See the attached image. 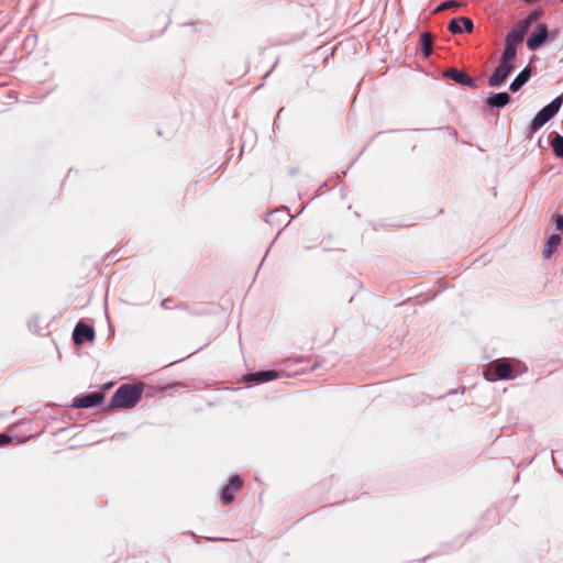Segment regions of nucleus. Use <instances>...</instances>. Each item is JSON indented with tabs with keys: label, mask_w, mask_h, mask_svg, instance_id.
<instances>
[{
	"label": "nucleus",
	"mask_w": 563,
	"mask_h": 563,
	"mask_svg": "<svg viewBox=\"0 0 563 563\" xmlns=\"http://www.w3.org/2000/svg\"><path fill=\"white\" fill-rule=\"evenodd\" d=\"M510 100V96L507 92H497L492 93L487 100L486 103L492 108H503L505 107Z\"/></svg>",
	"instance_id": "ddd939ff"
},
{
	"label": "nucleus",
	"mask_w": 563,
	"mask_h": 563,
	"mask_svg": "<svg viewBox=\"0 0 563 563\" xmlns=\"http://www.w3.org/2000/svg\"><path fill=\"white\" fill-rule=\"evenodd\" d=\"M143 388L139 385H121L111 398L112 408H133L142 397Z\"/></svg>",
	"instance_id": "f257e3e1"
},
{
	"label": "nucleus",
	"mask_w": 563,
	"mask_h": 563,
	"mask_svg": "<svg viewBox=\"0 0 563 563\" xmlns=\"http://www.w3.org/2000/svg\"><path fill=\"white\" fill-rule=\"evenodd\" d=\"M529 27L526 22L519 21L512 30L508 33L506 41L511 44H519L523 41Z\"/></svg>",
	"instance_id": "9b49d317"
},
{
	"label": "nucleus",
	"mask_w": 563,
	"mask_h": 563,
	"mask_svg": "<svg viewBox=\"0 0 563 563\" xmlns=\"http://www.w3.org/2000/svg\"><path fill=\"white\" fill-rule=\"evenodd\" d=\"M243 486L240 476H232L228 485L223 488L221 494V501L223 505H229L234 500L235 494L241 490Z\"/></svg>",
	"instance_id": "20e7f679"
},
{
	"label": "nucleus",
	"mask_w": 563,
	"mask_h": 563,
	"mask_svg": "<svg viewBox=\"0 0 563 563\" xmlns=\"http://www.w3.org/2000/svg\"><path fill=\"white\" fill-rule=\"evenodd\" d=\"M474 29L473 22L471 19L461 16L459 19H453L449 23V31L452 34H460L463 30L467 33H472Z\"/></svg>",
	"instance_id": "9d476101"
},
{
	"label": "nucleus",
	"mask_w": 563,
	"mask_h": 563,
	"mask_svg": "<svg viewBox=\"0 0 563 563\" xmlns=\"http://www.w3.org/2000/svg\"><path fill=\"white\" fill-rule=\"evenodd\" d=\"M73 339L76 344H82L85 341L92 342L95 339V330L84 322H78L74 329Z\"/></svg>",
	"instance_id": "423d86ee"
},
{
	"label": "nucleus",
	"mask_w": 563,
	"mask_h": 563,
	"mask_svg": "<svg viewBox=\"0 0 563 563\" xmlns=\"http://www.w3.org/2000/svg\"><path fill=\"white\" fill-rule=\"evenodd\" d=\"M562 96L556 97L551 103L541 109L533 118L530 129L531 132L540 130L549 120H551L562 106Z\"/></svg>",
	"instance_id": "7ed1b4c3"
},
{
	"label": "nucleus",
	"mask_w": 563,
	"mask_h": 563,
	"mask_svg": "<svg viewBox=\"0 0 563 563\" xmlns=\"http://www.w3.org/2000/svg\"><path fill=\"white\" fill-rule=\"evenodd\" d=\"M555 227L558 230H563V216H558L555 219Z\"/></svg>",
	"instance_id": "4be33fe9"
},
{
	"label": "nucleus",
	"mask_w": 563,
	"mask_h": 563,
	"mask_svg": "<svg viewBox=\"0 0 563 563\" xmlns=\"http://www.w3.org/2000/svg\"><path fill=\"white\" fill-rule=\"evenodd\" d=\"M484 376L490 382L515 377L512 365L507 358H498L490 362L484 372Z\"/></svg>",
	"instance_id": "f03ea898"
},
{
	"label": "nucleus",
	"mask_w": 563,
	"mask_h": 563,
	"mask_svg": "<svg viewBox=\"0 0 563 563\" xmlns=\"http://www.w3.org/2000/svg\"><path fill=\"white\" fill-rule=\"evenodd\" d=\"M561 242V238L558 234H552L545 242L543 247V257L549 258L554 253Z\"/></svg>",
	"instance_id": "4468645a"
},
{
	"label": "nucleus",
	"mask_w": 563,
	"mask_h": 563,
	"mask_svg": "<svg viewBox=\"0 0 563 563\" xmlns=\"http://www.w3.org/2000/svg\"><path fill=\"white\" fill-rule=\"evenodd\" d=\"M279 377V374L276 371H263L257 373H251L245 375V382H252L256 384L274 380Z\"/></svg>",
	"instance_id": "f8f14e48"
},
{
	"label": "nucleus",
	"mask_w": 563,
	"mask_h": 563,
	"mask_svg": "<svg viewBox=\"0 0 563 563\" xmlns=\"http://www.w3.org/2000/svg\"><path fill=\"white\" fill-rule=\"evenodd\" d=\"M562 2H563V0H562Z\"/></svg>",
	"instance_id": "5701e85b"
},
{
	"label": "nucleus",
	"mask_w": 563,
	"mask_h": 563,
	"mask_svg": "<svg viewBox=\"0 0 563 563\" xmlns=\"http://www.w3.org/2000/svg\"><path fill=\"white\" fill-rule=\"evenodd\" d=\"M444 77L451 78L457 84L467 86L470 88H476V84L466 73L457 70L455 68H449L443 73Z\"/></svg>",
	"instance_id": "6e6552de"
},
{
	"label": "nucleus",
	"mask_w": 563,
	"mask_h": 563,
	"mask_svg": "<svg viewBox=\"0 0 563 563\" xmlns=\"http://www.w3.org/2000/svg\"><path fill=\"white\" fill-rule=\"evenodd\" d=\"M420 45L424 57H429L433 48V37L430 33H422L420 35Z\"/></svg>",
	"instance_id": "dca6fc26"
},
{
	"label": "nucleus",
	"mask_w": 563,
	"mask_h": 563,
	"mask_svg": "<svg viewBox=\"0 0 563 563\" xmlns=\"http://www.w3.org/2000/svg\"><path fill=\"white\" fill-rule=\"evenodd\" d=\"M514 69V65L506 64L500 62L496 70L493 73V75L488 79V85L490 87H499L501 86L511 70Z\"/></svg>",
	"instance_id": "39448f33"
},
{
	"label": "nucleus",
	"mask_w": 563,
	"mask_h": 563,
	"mask_svg": "<svg viewBox=\"0 0 563 563\" xmlns=\"http://www.w3.org/2000/svg\"><path fill=\"white\" fill-rule=\"evenodd\" d=\"M461 4L454 0H449L443 3H441L435 12H441L446 9H453V8H460Z\"/></svg>",
	"instance_id": "6ab92c4d"
},
{
	"label": "nucleus",
	"mask_w": 563,
	"mask_h": 563,
	"mask_svg": "<svg viewBox=\"0 0 563 563\" xmlns=\"http://www.w3.org/2000/svg\"><path fill=\"white\" fill-rule=\"evenodd\" d=\"M515 58H516V45L506 41V47L503 53V57H501L500 62L514 65Z\"/></svg>",
	"instance_id": "f3484780"
},
{
	"label": "nucleus",
	"mask_w": 563,
	"mask_h": 563,
	"mask_svg": "<svg viewBox=\"0 0 563 563\" xmlns=\"http://www.w3.org/2000/svg\"><path fill=\"white\" fill-rule=\"evenodd\" d=\"M548 37V27L544 23H540L537 26L536 32L527 41V46L530 51L538 49Z\"/></svg>",
	"instance_id": "0eeeda50"
},
{
	"label": "nucleus",
	"mask_w": 563,
	"mask_h": 563,
	"mask_svg": "<svg viewBox=\"0 0 563 563\" xmlns=\"http://www.w3.org/2000/svg\"><path fill=\"white\" fill-rule=\"evenodd\" d=\"M541 15L540 11L532 12L527 19L522 20V22L527 23V26L529 27L531 23L537 21Z\"/></svg>",
	"instance_id": "aec40b11"
},
{
	"label": "nucleus",
	"mask_w": 563,
	"mask_h": 563,
	"mask_svg": "<svg viewBox=\"0 0 563 563\" xmlns=\"http://www.w3.org/2000/svg\"><path fill=\"white\" fill-rule=\"evenodd\" d=\"M11 442V438L5 434V433H1L0 434V446H4L7 444H9Z\"/></svg>",
	"instance_id": "412c9836"
},
{
	"label": "nucleus",
	"mask_w": 563,
	"mask_h": 563,
	"mask_svg": "<svg viewBox=\"0 0 563 563\" xmlns=\"http://www.w3.org/2000/svg\"><path fill=\"white\" fill-rule=\"evenodd\" d=\"M104 396L102 393H91L82 397L76 398L74 407L76 408H90L98 406L102 402Z\"/></svg>",
	"instance_id": "1a4fd4ad"
},
{
	"label": "nucleus",
	"mask_w": 563,
	"mask_h": 563,
	"mask_svg": "<svg viewBox=\"0 0 563 563\" xmlns=\"http://www.w3.org/2000/svg\"><path fill=\"white\" fill-rule=\"evenodd\" d=\"M551 146L558 157L563 158V136L556 134L551 141Z\"/></svg>",
	"instance_id": "a211bd4d"
},
{
	"label": "nucleus",
	"mask_w": 563,
	"mask_h": 563,
	"mask_svg": "<svg viewBox=\"0 0 563 563\" xmlns=\"http://www.w3.org/2000/svg\"><path fill=\"white\" fill-rule=\"evenodd\" d=\"M530 78V69L525 68L521 70L518 76L510 84V90L516 92L518 91Z\"/></svg>",
	"instance_id": "2eb2a0df"
}]
</instances>
